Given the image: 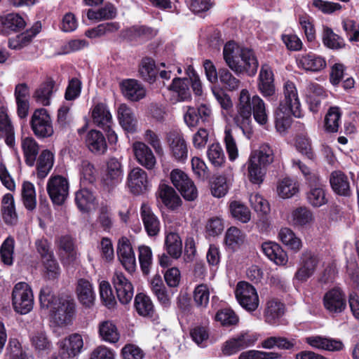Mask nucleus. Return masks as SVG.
<instances>
[{
  "label": "nucleus",
  "mask_w": 359,
  "mask_h": 359,
  "mask_svg": "<svg viewBox=\"0 0 359 359\" xmlns=\"http://www.w3.org/2000/svg\"><path fill=\"white\" fill-rule=\"evenodd\" d=\"M236 109L234 121L244 133H250L252 131V115L259 125L265 126L268 123L264 102L258 95H253L251 97L247 89L241 90Z\"/></svg>",
  "instance_id": "obj_1"
},
{
  "label": "nucleus",
  "mask_w": 359,
  "mask_h": 359,
  "mask_svg": "<svg viewBox=\"0 0 359 359\" xmlns=\"http://www.w3.org/2000/svg\"><path fill=\"white\" fill-rule=\"evenodd\" d=\"M223 57L237 76L244 74L252 76L257 73L259 63L251 49L241 48L233 41H229L224 47Z\"/></svg>",
  "instance_id": "obj_2"
},
{
  "label": "nucleus",
  "mask_w": 359,
  "mask_h": 359,
  "mask_svg": "<svg viewBox=\"0 0 359 359\" xmlns=\"http://www.w3.org/2000/svg\"><path fill=\"white\" fill-rule=\"evenodd\" d=\"M284 99L274 112L275 126L280 133H285L291 126L292 115L302 116L301 104L295 85L288 81L284 84Z\"/></svg>",
  "instance_id": "obj_3"
},
{
  "label": "nucleus",
  "mask_w": 359,
  "mask_h": 359,
  "mask_svg": "<svg viewBox=\"0 0 359 359\" xmlns=\"http://www.w3.org/2000/svg\"><path fill=\"white\" fill-rule=\"evenodd\" d=\"M76 315V302L69 294H62L57 297L50 309V317L53 322L59 327H65L72 324Z\"/></svg>",
  "instance_id": "obj_4"
},
{
  "label": "nucleus",
  "mask_w": 359,
  "mask_h": 359,
  "mask_svg": "<svg viewBox=\"0 0 359 359\" xmlns=\"http://www.w3.org/2000/svg\"><path fill=\"white\" fill-rule=\"evenodd\" d=\"M35 245L45 269L46 278L49 280L57 278L60 273V266L50 243L46 238H41L36 241Z\"/></svg>",
  "instance_id": "obj_5"
},
{
  "label": "nucleus",
  "mask_w": 359,
  "mask_h": 359,
  "mask_svg": "<svg viewBox=\"0 0 359 359\" xmlns=\"http://www.w3.org/2000/svg\"><path fill=\"white\" fill-rule=\"evenodd\" d=\"M12 302L14 310L22 315L33 308L34 297L30 287L24 282L17 283L13 290Z\"/></svg>",
  "instance_id": "obj_6"
},
{
  "label": "nucleus",
  "mask_w": 359,
  "mask_h": 359,
  "mask_svg": "<svg viewBox=\"0 0 359 359\" xmlns=\"http://www.w3.org/2000/svg\"><path fill=\"white\" fill-rule=\"evenodd\" d=\"M29 123L34 134L38 138H48L54 133L51 118L46 109L34 110Z\"/></svg>",
  "instance_id": "obj_7"
},
{
  "label": "nucleus",
  "mask_w": 359,
  "mask_h": 359,
  "mask_svg": "<svg viewBox=\"0 0 359 359\" xmlns=\"http://www.w3.org/2000/svg\"><path fill=\"white\" fill-rule=\"evenodd\" d=\"M47 192L54 205H62L69 195V182L61 175H55L49 178L47 183Z\"/></svg>",
  "instance_id": "obj_8"
},
{
  "label": "nucleus",
  "mask_w": 359,
  "mask_h": 359,
  "mask_svg": "<svg viewBox=\"0 0 359 359\" xmlns=\"http://www.w3.org/2000/svg\"><path fill=\"white\" fill-rule=\"evenodd\" d=\"M170 180L185 200L192 201L198 197V191L194 183L182 170H173L170 173Z\"/></svg>",
  "instance_id": "obj_9"
},
{
  "label": "nucleus",
  "mask_w": 359,
  "mask_h": 359,
  "mask_svg": "<svg viewBox=\"0 0 359 359\" xmlns=\"http://www.w3.org/2000/svg\"><path fill=\"white\" fill-rule=\"evenodd\" d=\"M240 305L248 311H255L259 306V297L255 288L247 282H239L235 291Z\"/></svg>",
  "instance_id": "obj_10"
},
{
  "label": "nucleus",
  "mask_w": 359,
  "mask_h": 359,
  "mask_svg": "<svg viewBox=\"0 0 359 359\" xmlns=\"http://www.w3.org/2000/svg\"><path fill=\"white\" fill-rule=\"evenodd\" d=\"M319 263V259L311 251H304L302 253L299 260V267L294 273V278L301 283H304L315 273Z\"/></svg>",
  "instance_id": "obj_11"
},
{
  "label": "nucleus",
  "mask_w": 359,
  "mask_h": 359,
  "mask_svg": "<svg viewBox=\"0 0 359 359\" xmlns=\"http://www.w3.org/2000/svg\"><path fill=\"white\" fill-rule=\"evenodd\" d=\"M172 156L177 161L184 162L188 156L187 144L183 134L178 130H172L166 134Z\"/></svg>",
  "instance_id": "obj_12"
},
{
  "label": "nucleus",
  "mask_w": 359,
  "mask_h": 359,
  "mask_svg": "<svg viewBox=\"0 0 359 359\" xmlns=\"http://www.w3.org/2000/svg\"><path fill=\"white\" fill-rule=\"evenodd\" d=\"M323 305L332 314L342 313L346 308V299L344 292L337 287L328 290L323 297Z\"/></svg>",
  "instance_id": "obj_13"
},
{
  "label": "nucleus",
  "mask_w": 359,
  "mask_h": 359,
  "mask_svg": "<svg viewBox=\"0 0 359 359\" xmlns=\"http://www.w3.org/2000/svg\"><path fill=\"white\" fill-rule=\"evenodd\" d=\"M123 170L121 163L116 158H111L107 163L105 172L102 176V183L108 190L113 189L121 181Z\"/></svg>",
  "instance_id": "obj_14"
},
{
  "label": "nucleus",
  "mask_w": 359,
  "mask_h": 359,
  "mask_svg": "<svg viewBox=\"0 0 359 359\" xmlns=\"http://www.w3.org/2000/svg\"><path fill=\"white\" fill-rule=\"evenodd\" d=\"M117 255L119 261L129 273L136 269V260L132 245L127 237H121L117 245Z\"/></svg>",
  "instance_id": "obj_15"
},
{
  "label": "nucleus",
  "mask_w": 359,
  "mask_h": 359,
  "mask_svg": "<svg viewBox=\"0 0 359 359\" xmlns=\"http://www.w3.org/2000/svg\"><path fill=\"white\" fill-rule=\"evenodd\" d=\"M127 185L134 195L143 194L149 186L147 172L139 167L133 168L128 175Z\"/></svg>",
  "instance_id": "obj_16"
},
{
  "label": "nucleus",
  "mask_w": 359,
  "mask_h": 359,
  "mask_svg": "<svg viewBox=\"0 0 359 359\" xmlns=\"http://www.w3.org/2000/svg\"><path fill=\"white\" fill-rule=\"evenodd\" d=\"M113 284L117 297L122 304H128L133 297V287L131 283L120 272H116L113 276Z\"/></svg>",
  "instance_id": "obj_17"
},
{
  "label": "nucleus",
  "mask_w": 359,
  "mask_h": 359,
  "mask_svg": "<svg viewBox=\"0 0 359 359\" xmlns=\"http://www.w3.org/2000/svg\"><path fill=\"white\" fill-rule=\"evenodd\" d=\"M257 86L264 97L270 98L276 95L273 74L268 65H263L261 67Z\"/></svg>",
  "instance_id": "obj_18"
},
{
  "label": "nucleus",
  "mask_w": 359,
  "mask_h": 359,
  "mask_svg": "<svg viewBox=\"0 0 359 359\" xmlns=\"http://www.w3.org/2000/svg\"><path fill=\"white\" fill-rule=\"evenodd\" d=\"M168 90L173 93L171 100L174 103L188 101L191 98L188 78H174Z\"/></svg>",
  "instance_id": "obj_19"
},
{
  "label": "nucleus",
  "mask_w": 359,
  "mask_h": 359,
  "mask_svg": "<svg viewBox=\"0 0 359 359\" xmlns=\"http://www.w3.org/2000/svg\"><path fill=\"white\" fill-rule=\"evenodd\" d=\"M255 339L248 333H242L236 337L226 341L222 346V351L224 355L235 354L241 349L253 345Z\"/></svg>",
  "instance_id": "obj_20"
},
{
  "label": "nucleus",
  "mask_w": 359,
  "mask_h": 359,
  "mask_svg": "<svg viewBox=\"0 0 359 359\" xmlns=\"http://www.w3.org/2000/svg\"><path fill=\"white\" fill-rule=\"evenodd\" d=\"M133 152L137 161L148 170L154 168L156 160L151 149L142 142H136L133 145Z\"/></svg>",
  "instance_id": "obj_21"
},
{
  "label": "nucleus",
  "mask_w": 359,
  "mask_h": 359,
  "mask_svg": "<svg viewBox=\"0 0 359 359\" xmlns=\"http://www.w3.org/2000/svg\"><path fill=\"white\" fill-rule=\"evenodd\" d=\"M297 63L299 67L313 72H320L324 69L327 65L326 60L323 57L313 53L299 55Z\"/></svg>",
  "instance_id": "obj_22"
},
{
  "label": "nucleus",
  "mask_w": 359,
  "mask_h": 359,
  "mask_svg": "<svg viewBox=\"0 0 359 359\" xmlns=\"http://www.w3.org/2000/svg\"><path fill=\"white\" fill-rule=\"evenodd\" d=\"M140 216L148 236H157L160 231V221L147 204L142 205Z\"/></svg>",
  "instance_id": "obj_23"
},
{
  "label": "nucleus",
  "mask_w": 359,
  "mask_h": 359,
  "mask_svg": "<svg viewBox=\"0 0 359 359\" xmlns=\"http://www.w3.org/2000/svg\"><path fill=\"white\" fill-rule=\"evenodd\" d=\"M100 339L109 344H116L121 338V334L116 323L111 320L100 321L97 326Z\"/></svg>",
  "instance_id": "obj_24"
},
{
  "label": "nucleus",
  "mask_w": 359,
  "mask_h": 359,
  "mask_svg": "<svg viewBox=\"0 0 359 359\" xmlns=\"http://www.w3.org/2000/svg\"><path fill=\"white\" fill-rule=\"evenodd\" d=\"M76 290L78 299L83 306L90 308L94 305L95 294L92 284L88 280L80 278Z\"/></svg>",
  "instance_id": "obj_25"
},
{
  "label": "nucleus",
  "mask_w": 359,
  "mask_h": 359,
  "mask_svg": "<svg viewBox=\"0 0 359 359\" xmlns=\"http://www.w3.org/2000/svg\"><path fill=\"white\" fill-rule=\"evenodd\" d=\"M41 29V23L39 22H36L31 29H27L25 32L10 39L8 47L11 49L20 50L28 46L32 39L40 32Z\"/></svg>",
  "instance_id": "obj_26"
},
{
  "label": "nucleus",
  "mask_w": 359,
  "mask_h": 359,
  "mask_svg": "<svg viewBox=\"0 0 359 359\" xmlns=\"http://www.w3.org/2000/svg\"><path fill=\"white\" fill-rule=\"evenodd\" d=\"M83 346L82 337L79 334H73L60 342V351L67 358H72L77 355Z\"/></svg>",
  "instance_id": "obj_27"
},
{
  "label": "nucleus",
  "mask_w": 359,
  "mask_h": 359,
  "mask_svg": "<svg viewBox=\"0 0 359 359\" xmlns=\"http://www.w3.org/2000/svg\"><path fill=\"white\" fill-rule=\"evenodd\" d=\"M85 142L88 149L95 154H104L107 148L103 134L96 130H91L87 133Z\"/></svg>",
  "instance_id": "obj_28"
},
{
  "label": "nucleus",
  "mask_w": 359,
  "mask_h": 359,
  "mask_svg": "<svg viewBox=\"0 0 359 359\" xmlns=\"http://www.w3.org/2000/svg\"><path fill=\"white\" fill-rule=\"evenodd\" d=\"M285 305L279 300L272 299L266 304L264 312L265 321L270 325L276 324L279 319L284 315Z\"/></svg>",
  "instance_id": "obj_29"
},
{
  "label": "nucleus",
  "mask_w": 359,
  "mask_h": 359,
  "mask_svg": "<svg viewBox=\"0 0 359 359\" xmlns=\"http://www.w3.org/2000/svg\"><path fill=\"white\" fill-rule=\"evenodd\" d=\"M330 182L333 191L341 196H349L351 194L348 177L341 171L332 172Z\"/></svg>",
  "instance_id": "obj_30"
},
{
  "label": "nucleus",
  "mask_w": 359,
  "mask_h": 359,
  "mask_svg": "<svg viewBox=\"0 0 359 359\" xmlns=\"http://www.w3.org/2000/svg\"><path fill=\"white\" fill-rule=\"evenodd\" d=\"M122 92L131 101H138L145 96V89L135 79H127L121 83Z\"/></svg>",
  "instance_id": "obj_31"
},
{
  "label": "nucleus",
  "mask_w": 359,
  "mask_h": 359,
  "mask_svg": "<svg viewBox=\"0 0 359 359\" xmlns=\"http://www.w3.org/2000/svg\"><path fill=\"white\" fill-rule=\"evenodd\" d=\"M158 193L163 203L169 209L175 210L181 205V198L172 187L160 184Z\"/></svg>",
  "instance_id": "obj_32"
},
{
  "label": "nucleus",
  "mask_w": 359,
  "mask_h": 359,
  "mask_svg": "<svg viewBox=\"0 0 359 359\" xmlns=\"http://www.w3.org/2000/svg\"><path fill=\"white\" fill-rule=\"evenodd\" d=\"M55 81L52 78H47L44 82L35 90L33 98L43 106L50 104V98L53 94Z\"/></svg>",
  "instance_id": "obj_33"
},
{
  "label": "nucleus",
  "mask_w": 359,
  "mask_h": 359,
  "mask_svg": "<svg viewBox=\"0 0 359 359\" xmlns=\"http://www.w3.org/2000/svg\"><path fill=\"white\" fill-rule=\"evenodd\" d=\"M26 22L18 13H8L0 15V27L5 32H20L25 27Z\"/></svg>",
  "instance_id": "obj_34"
},
{
  "label": "nucleus",
  "mask_w": 359,
  "mask_h": 359,
  "mask_svg": "<svg viewBox=\"0 0 359 359\" xmlns=\"http://www.w3.org/2000/svg\"><path fill=\"white\" fill-rule=\"evenodd\" d=\"M21 147L23 151L25 163L30 167L34 165L39 151V145L32 137L22 139Z\"/></svg>",
  "instance_id": "obj_35"
},
{
  "label": "nucleus",
  "mask_w": 359,
  "mask_h": 359,
  "mask_svg": "<svg viewBox=\"0 0 359 359\" xmlns=\"http://www.w3.org/2000/svg\"><path fill=\"white\" fill-rule=\"evenodd\" d=\"M118 118L121 127L126 131L134 133L136 130L137 120L130 108L121 104L118 107Z\"/></svg>",
  "instance_id": "obj_36"
},
{
  "label": "nucleus",
  "mask_w": 359,
  "mask_h": 359,
  "mask_svg": "<svg viewBox=\"0 0 359 359\" xmlns=\"http://www.w3.org/2000/svg\"><path fill=\"white\" fill-rule=\"evenodd\" d=\"M134 305L140 316L154 319V306L149 296L143 293L137 294L135 297Z\"/></svg>",
  "instance_id": "obj_37"
},
{
  "label": "nucleus",
  "mask_w": 359,
  "mask_h": 359,
  "mask_svg": "<svg viewBox=\"0 0 359 359\" xmlns=\"http://www.w3.org/2000/svg\"><path fill=\"white\" fill-rule=\"evenodd\" d=\"M314 221L313 212L306 206L294 209L291 213V222L297 227H304L311 225Z\"/></svg>",
  "instance_id": "obj_38"
},
{
  "label": "nucleus",
  "mask_w": 359,
  "mask_h": 359,
  "mask_svg": "<svg viewBox=\"0 0 359 359\" xmlns=\"http://www.w3.org/2000/svg\"><path fill=\"white\" fill-rule=\"evenodd\" d=\"M138 74L142 80L153 83L158 74L154 60L149 57H143L139 65Z\"/></svg>",
  "instance_id": "obj_39"
},
{
  "label": "nucleus",
  "mask_w": 359,
  "mask_h": 359,
  "mask_svg": "<svg viewBox=\"0 0 359 359\" xmlns=\"http://www.w3.org/2000/svg\"><path fill=\"white\" fill-rule=\"evenodd\" d=\"M53 163V154L48 149L43 150L39 156L36 163L38 177L45 178L52 169Z\"/></svg>",
  "instance_id": "obj_40"
},
{
  "label": "nucleus",
  "mask_w": 359,
  "mask_h": 359,
  "mask_svg": "<svg viewBox=\"0 0 359 359\" xmlns=\"http://www.w3.org/2000/svg\"><path fill=\"white\" fill-rule=\"evenodd\" d=\"M250 160L266 168L274 161L273 150L269 144H263L251 154Z\"/></svg>",
  "instance_id": "obj_41"
},
{
  "label": "nucleus",
  "mask_w": 359,
  "mask_h": 359,
  "mask_svg": "<svg viewBox=\"0 0 359 359\" xmlns=\"http://www.w3.org/2000/svg\"><path fill=\"white\" fill-rule=\"evenodd\" d=\"M2 217L6 224L14 225L18 222L13 197L11 194H6L2 200Z\"/></svg>",
  "instance_id": "obj_42"
},
{
  "label": "nucleus",
  "mask_w": 359,
  "mask_h": 359,
  "mask_svg": "<svg viewBox=\"0 0 359 359\" xmlns=\"http://www.w3.org/2000/svg\"><path fill=\"white\" fill-rule=\"evenodd\" d=\"M93 123L100 128L109 127L112 123V117L107 106L103 103L96 104L92 111Z\"/></svg>",
  "instance_id": "obj_43"
},
{
  "label": "nucleus",
  "mask_w": 359,
  "mask_h": 359,
  "mask_svg": "<svg viewBox=\"0 0 359 359\" xmlns=\"http://www.w3.org/2000/svg\"><path fill=\"white\" fill-rule=\"evenodd\" d=\"M218 81L222 87L228 91L237 90L241 84V80L234 76L231 72L226 67L219 68Z\"/></svg>",
  "instance_id": "obj_44"
},
{
  "label": "nucleus",
  "mask_w": 359,
  "mask_h": 359,
  "mask_svg": "<svg viewBox=\"0 0 359 359\" xmlns=\"http://www.w3.org/2000/svg\"><path fill=\"white\" fill-rule=\"evenodd\" d=\"M21 197L23 205L27 210L32 211L36 208V191L32 183L27 181L22 183Z\"/></svg>",
  "instance_id": "obj_45"
},
{
  "label": "nucleus",
  "mask_w": 359,
  "mask_h": 359,
  "mask_svg": "<svg viewBox=\"0 0 359 359\" xmlns=\"http://www.w3.org/2000/svg\"><path fill=\"white\" fill-rule=\"evenodd\" d=\"M278 236L282 243L294 252H299L302 247L301 239L289 228H282Z\"/></svg>",
  "instance_id": "obj_46"
},
{
  "label": "nucleus",
  "mask_w": 359,
  "mask_h": 359,
  "mask_svg": "<svg viewBox=\"0 0 359 359\" xmlns=\"http://www.w3.org/2000/svg\"><path fill=\"white\" fill-rule=\"evenodd\" d=\"M165 245L167 252L173 258L177 259L182 255V243L177 233L170 232L166 235Z\"/></svg>",
  "instance_id": "obj_47"
},
{
  "label": "nucleus",
  "mask_w": 359,
  "mask_h": 359,
  "mask_svg": "<svg viewBox=\"0 0 359 359\" xmlns=\"http://www.w3.org/2000/svg\"><path fill=\"white\" fill-rule=\"evenodd\" d=\"M306 201L314 208L320 207L327 203L323 186L311 187L306 192Z\"/></svg>",
  "instance_id": "obj_48"
},
{
  "label": "nucleus",
  "mask_w": 359,
  "mask_h": 359,
  "mask_svg": "<svg viewBox=\"0 0 359 359\" xmlns=\"http://www.w3.org/2000/svg\"><path fill=\"white\" fill-rule=\"evenodd\" d=\"M93 193L87 188H83L76 192L75 202L79 209L82 212H88L95 201Z\"/></svg>",
  "instance_id": "obj_49"
},
{
  "label": "nucleus",
  "mask_w": 359,
  "mask_h": 359,
  "mask_svg": "<svg viewBox=\"0 0 359 359\" xmlns=\"http://www.w3.org/2000/svg\"><path fill=\"white\" fill-rule=\"evenodd\" d=\"M323 41L325 46L332 49L341 48L345 46L344 39L328 27L323 28Z\"/></svg>",
  "instance_id": "obj_50"
},
{
  "label": "nucleus",
  "mask_w": 359,
  "mask_h": 359,
  "mask_svg": "<svg viewBox=\"0 0 359 359\" xmlns=\"http://www.w3.org/2000/svg\"><path fill=\"white\" fill-rule=\"evenodd\" d=\"M278 195L283 198H288L293 196L299 191L297 182L290 178H284L279 182L277 187Z\"/></svg>",
  "instance_id": "obj_51"
},
{
  "label": "nucleus",
  "mask_w": 359,
  "mask_h": 359,
  "mask_svg": "<svg viewBox=\"0 0 359 359\" xmlns=\"http://www.w3.org/2000/svg\"><path fill=\"white\" fill-rule=\"evenodd\" d=\"M139 262L144 275H148L152 266V252L149 247L141 245L138 248Z\"/></svg>",
  "instance_id": "obj_52"
},
{
  "label": "nucleus",
  "mask_w": 359,
  "mask_h": 359,
  "mask_svg": "<svg viewBox=\"0 0 359 359\" xmlns=\"http://www.w3.org/2000/svg\"><path fill=\"white\" fill-rule=\"evenodd\" d=\"M265 170L266 167L249 159L248 162V177L252 183L257 184L262 183L266 173Z\"/></svg>",
  "instance_id": "obj_53"
},
{
  "label": "nucleus",
  "mask_w": 359,
  "mask_h": 359,
  "mask_svg": "<svg viewBox=\"0 0 359 359\" xmlns=\"http://www.w3.org/2000/svg\"><path fill=\"white\" fill-rule=\"evenodd\" d=\"M207 156L210 162L215 167H221L225 162L224 153L218 143H213L208 147Z\"/></svg>",
  "instance_id": "obj_54"
},
{
  "label": "nucleus",
  "mask_w": 359,
  "mask_h": 359,
  "mask_svg": "<svg viewBox=\"0 0 359 359\" xmlns=\"http://www.w3.org/2000/svg\"><path fill=\"white\" fill-rule=\"evenodd\" d=\"M58 245L60 250H63L67 256L69 262H74L77 258L73 238L68 235L60 237Z\"/></svg>",
  "instance_id": "obj_55"
},
{
  "label": "nucleus",
  "mask_w": 359,
  "mask_h": 359,
  "mask_svg": "<svg viewBox=\"0 0 359 359\" xmlns=\"http://www.w3.org/2000/svg\"><path fill=\"white\" fill-rule=\"evenodd\" d=\"M81 183L83 186L91 185L96 180V170L93 164L83 161L81 165Z\"/></svg>",
  "instance_id": "obj_56"
},
{
  "label": "nucleus",
  "mask_w": 359,
  "mask_h": 359,
  "mask_svg": "<svg viewBox=\"0 0 359 359\" xmlns=\"http://www.w3.org/2000/svg\"><path fill=\"white\" fill-rule=\"evenodd\" d=\"M341 116L339 108L330 107L325 118V129L328 132H337L339 128V121Z\"/></svg>",
  "instance_id": "obj_57"
},
{
  "label": "nucleus",
  "mask_w": 359,
  "mask_h": 359,
  "mask_svg": "<svg viewBox=\"0 0 359 359\" xmlns=\"http://www.w3.org/2000/svg\"><path fill=\"white\" fill-rule=\"evenodd\" d=\"M14 239L9 236L2 243L0 255L4 264L11 266L13 262Z\"/></svg>",
  "instance_id": "obj_58"
},
{
  "label": "nucleus",
  "mask_w": 359,
  "mask_h": 359,
  "mask_svg": "<svg viewBox=\"0 0 359 359\" xmlns=\"http://www.w3.org/2000/svg\"><path fill=\"white\" fill-rule=\"evenodd\" d=\"M100 298L108 309H112L116 304L110 284L107 281H102L100 284Z\"/></svg>",
  "instance_id": "obj_59"
},
{
  "label": "nucleus",
  "mask_w": 359,
  "mask_h": 359,
  "mask_svg": "<svg viewBox=\"0 0 359 359\" xmlns=\"http://www.w3.org/2000/svg\"><path fill=\"white\" fill-rule=\"evenodd\" d=\"M230 211L234 218L243 223H246L250 219V212L249 209L238 201L231 203Z\"/></svg>",
  "instance_id": "obj_60"
},
{
  "label": "nucleus",
  "mask_w": 359,
  "mask_h": 359,
  "mask_svg": "<svg viewBox=\"0 0 359 359\" xmlns=\"http://www.w3.org/2000/svg\"><path fill=\"white\" fill-rule=\"evenodd\" d=\"M210 290L207 285H198L194 292V300L198 306L205 308L209 302Z\"/></svg>",
  "instance_id": "obj_61"
},
{
  "label": "nucleus",
  "mask_w": 359,
  "mask_h": 359,
  "mask_svg": "<svg viewBox=\"0 0 359 359\" xmlns=\"http://www.w3.org/2000/svg\"><path fill=\"white\" fill-rule=\"evenodd\" d=\"M229 189L226 178L219 175L216 177L211 184V193L215 197L221 198L224 196Z\"/></svg>",
  "instance_id": "obj_62"
},
{
  "label": "nucleus",
  "mask_w": 359,
  "mask_h": 359,
  "mask_svg": "<svg viewBox=\"0 0 359 359\" xmlns=\"http://www.w3.org/2000/svg\"><path fill=\"white\" fill-rule=\"evenodd\" d=\"M215 320L220 322L224 326L234 325L238 322V316L233 311L229 309L218 311L215 316Z\"/></svg>",
  "instance_id": "obj_63"
},
{
  "label": "nucleus",
  "mask_w": 359,
  "mask_h": 359,
  "mask_svg": "<svg viewBox=\"0 0 359 359\" xmlns=\"http://www.w3.org/2000/svg\"><path fill=\"white\" fill-rule=\"evenodd\" d=\"M121 355L123 359H143L144 353L137 345L127 344L123 347Z\"/></svg>",
  "instance_id": "obj_64"
}]
</instances>
